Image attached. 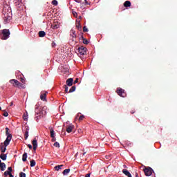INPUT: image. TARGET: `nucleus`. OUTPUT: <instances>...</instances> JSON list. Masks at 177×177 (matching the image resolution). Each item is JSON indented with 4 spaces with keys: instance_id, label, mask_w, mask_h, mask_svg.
Listing matches in <instances>:
<instances>
[{
    "instance_id": "obj_1",
    "label": "nucleus",
    "mask_w": 177,
    "mask_h": 177,
    "mask_svg": "<svg viewBox=\"0 0 177 177\" xmlns=\"http://www.w3.org/2000/svg\"><path fill=\"white\" fill-rule=\"evenodd\" d=\"M3 19L5 24L12 20V8L8 5H5L3 8Z\"/></svg>"
},
{
    "instance_id": "obj_2",
    "label": "nucleus",
    "mask_w": 177,
    "mask_h": 177,
    "mask_svg": "<svg viewBox=\"0 0 177 177\" xmlns=\"http://www.w3.org/2000/svg\"><path fill=\"white\" fill-rule=\"evenodd\" d=\"M6 136L7 138L4 141V146L8 147L10 143V140H12V138H13V136L9 133V129L8 127L6 128Z\"/></svg>"
},
{
    "instance_id": "obj_3",
    "label": "nucleus",
    "mask_w": 177,
    "mask_h": 177,
    "mask_svg": "<svg viewBox=\"0 0 177 177\" xmlns=\"http://www.w3.org/2000/svg\"><path fill=\"white\" fill-rule=\"evenodd\" d=\"M10 35V32L8 29H3L2 30L1 39H8Z\"/></svg>"
},
{
    "instance_id": "obj_4",
    "label": "nucleus",
    "mask_w": 177,
    "mask_h": 177,
    "mask_svg": "<svg viewBox=\"0 0 177 177\" xmlns=\"http://www.w3.org/2000/svg\"><path fill=\"white\" fill-rule=\"evenodd\" d=\"M22 131L24 133V138H25V140H27V139H28V133L30 132V127L28 126H25L23 129H22Z\"/></svg>"
},
{
    "instance_id": "obj_5",
    "label": "nucleus",
    "mask_w": 177,
    "mask_h": 177,
    "mask_svg": "<svg viewBox=\"0 0 177 177\" xmlns=\"http://www.w3.org/2000/svg\"><path fill=\"white\" fill-rule=\"evenodd\" d=\"M35 113H36V114H46V111H41V106H39V105L36 104L35 106Z\"/></svg>"
},
{
    "instance_id": "obj_6",
    "label": "nucleus",
    "mask_w": 177,
    "mask_h": 177,
    "mask_svg": "<svg viewBox=\"0 0 177 177\" xmlns=\"http://www.w3.org/2000/svg\"><path fill=\"white\" fill-rule=\"evenodd\" d=\"M153 169L151 167H147L144 169L145 174L146 176H151L153 174Z\"/></svg>"
},
{
    "instance_id": "obj_7",
    "label": "nucleus",
    "mask_w": 177,
    "mask_h": 177,
    "mask_svg": "<svg viewBox=\"0 0 177 177\" xmlns=\"http://www.w3.org/2000/svg\"><path fill=\"white\" fill-rule=\"evenodd\" d=\"M117 93L119 95V96H121V97H125L127 96V93H125V90L118 88L117 89Z\"/></svg>"
},
{
    "instance_id": "obj_8",
    "label": "nucleus",
    "mask_w": 177,
    "mask_h": 177,
    "mask_svg": "<svg viewBox=\"0 0 177 177\" xmlns=\"http://www.w3.org/2000/svg\"><path fill=\"white\" fill-rule=\"evenodd\" d=\"M77 50L79 52V55H80L81 56H84L86 53V48L84 46L79 47Z\"/></svg>"
},
{
    "instance_id": "obj_9",
    "label": "nucleus",
    "mask_w": 177,
    "mask_h": 177,
    "mask_svg": "<svg viewBox=\"0 0 177 177\" xmlns=\"http://www.w3.org/2000/svg\"><path fill=\"white\" fill-rule=\"evenodd\" d=\"M10 84H12L13 86H19V85H23V84L20 83L17 80H15V79L10 80Z\"/></svg>"
},
{
    "instance_id": "obj_10",
    "label": "nucleus",
    "mask_w": 177,
    "mask_h": 177,
    "mask_svg": "<svg viewBox=\"0 0 177 177\" xmlns=\"http://www.w3.org/2000/svg\"><path fill=\"white\" fill-rule=\"evenodd\" d=\"M70 35L72 37V41H75V38H77V34H75V30L74 29L71 30Z\"/></svg>"
},
{
    "instance_id": "obj_11",
    "label": "nucleus",
    "mask_w": 177,
    "mask_h": 177,
    "mask_svg": "<svg viewBox=\"0 0 177 177\" xmlns=\"http://www.w3.org/2000/svg\"><path fill=\"white\" fill-rule=\"evenodd\" d=\"M47 91H41L40 95V99L41 100H43V102H45L46 100V94Z\"/></svg>"
},
{
    "instance_id": "obj_12",
    "label": "nucleus",
    "mask_w": 177,
    "mask_h": 177,
    "mask_svg": "<svg viewBox=\"0 0 177 177\" xmlns=\"http://www.w3.org/2000/svg\"><path fill=\"white\" fill-rule=\"evenodd\" d=\"M13 169H12V167H10L8 168V169L4 172V176H8V175H10L12 172Z\"/></svg>"
},
{
    "instance_id": "obj_13",
    "label": "nucleus",
    "mask_w": 177,
    "mask_h": 177,
    "mask_svg": "<svg viewBox=\"0 0 177 177\" xmlns=\"http://www.w3.org/2000/svg\"><path fill=\"white\" fill-rule=\"evenodd\" d=\"M60 27V24L59 23H54L53 24L51 25V28L53 30H57V28H59Z\"/></svg>"
},
{
    "instance_id": "obj_14",
    "label": "nucleus",
    "mask_w": 177,
    "mask_h": 177,
    "mask_svg": "<svg viewBox=\"0 0 177 177\" xmlns=\"http://www.w3.org/2000/svg\"><path fill=\"white\" fill-rule=\"evenodd\" d=\"M73 82H74V79L73 78H69L66 80V85L68 86H73Z\"/></svg>"
},
{
    "instance_id": "obj_15",
    "label": "nucleus",
    "mask_w": 177,
    "mask_h": 177,
    "mask_svg": "<svg viewBox=\"0 0 177 177\" xmlns=\"http://www.w3.org/2000/svg\"><path fill=\"white\" fill-rule=\"evenodd\" d=\"M73 129H74V125L70 124L66 127V132H68V133H71V132H73Z\"/></svg>"
},
{
    "instance_id": "obj_16",
    "label": "nucleus",
    "mask_w": 177,
    "mask_h": 177,
    "mask_svg": "<svg viewBox=\"0 0 177 177\" xmlns=\"http://www.w3.org/2000/svg\"><path fill=\"white\" fill-rule=\"evenodd\" d=\"M32 146H33V150H37V147H38V142L37 141V139H35L32 140Z\"/></svg>"
},
{
    "instance_id": "obj_17",
    "label": "nucleus",
    "mask_w": 177,
    "mask_h": 177,
    "mask_svg": "<svg viewBox=\"0 0 177 177\" xmlns=\"http://www.w3.org/2000/svg\"><path fill=\"white\" fill-rule=\"evenodd\" d=\"M122 173H123L124 175H126V176L132 177V174H131V173L129 172V171L127 170V169H124L122 170Z\"/></svg>"
},
{
    "instance_id": "obj_18",
    "label": "nucleus",
    "mask_w": 177,
    "mask_h": 177,
    "mask_svg": "<svg viewBox=\"0 0 177 177\" xmlns=\"http://www.w3.org/2000/svg\"><path fill=\"white\" fill-rule=\"evenodd\" d=\"M50 137L53 138L55 136L56 133L55 132V130H53V128L50 127Z\"/></svg>"
},
{
    "instance_id": "obj_19",
    "label": "nucleus",
    "mask_w": 177,
    "mask_h": 177,
    "mask_svg": "<svg viewBox=\"0 0 177 177\" xmlns=\"http://www.w3.org/2000/svg\"><path fill=\"white\" fill-rule=\"evenodd\" d=\"M0 158L1 160H3V161H6V158H8V155L7 154H4V153H1L0 155Z\"/></svg>"
},
{
    "instance_id": "obj_20",
    "label": "nucleus",
    "mask_w": 177,
    "mask_h": 177,
    "mask_svg": "<svg viewBox=\"0 0 177 177\" xmlns=\"http://www.w3.org/2000/svg\"><path fill=\"white\" fill-rule=\"evenodd\" d=\"M46 35V32H45V31H39V37L40 38H44V37H45Z\"/></svg>"
},
{
    "instance_id": "obj_21",
    "label": "nucleus",
    "mask_w": 177,
    "mask_h": 177,
    "mask_svg": "<svg viewBox=\"0 0 177 177\" xmlns=\"http://www.w3.org/2000/svg\"><path fill=\"white\" fill-rule=\"evenodd\" d=\"M0 168H1V171H5V169H6V164H5V162L1 163Z\"/></svg>"
},
{
    "instance_id": "obj_22",
    "label": "nucleus",
    "mask_w": 177,
    "mask_h": 177,
    "mask_svg": "<svg viewBox=\"0 0 177 177\" xmlns=\"http://www.w3.org/2000/svg\"><path fill=\"white\" fill-rule=\"evenodd\" d=\"M124 6L125 8H129V6H131V1H126L124 3Z\"/></svg>"
},
{
    "instance_id": "obj_23",
    "label": "nucleus",
    "mask_w": 177,
    "mask_h": 177,
    "mask_svg": "<svg viewBox=\"0 0 177 177\" xmlns=\"http://www.w3.org/2000/svg\"><path fill=\"white\" fill-rule=\"evenodd\" d=\"M81 38L83 40V44H84V45H88V44H89L88 39L84 38V36H81Z\"/></svg>"
},
{
    "instance_id": "obj_24",
    "label": "nucleus",
    "mask_w": 177,
    "mask_h": 177,
    "mask_svg": "<svg viewBox=\"0 0 177 177\" xmlns=\"http://www.w3.org/2000/svg\"><path fill=\"white\" fill-rule=\"evenodd\" d=\"M59 68H63V70H62V72L64 73H67L68 71V68L67 67V66H61L59 67Z\"/></svg>"
},
{
    "instance_id": "obj_25",
    "label": "nucleus",
    "mask_w": 177,
    "mask_h": 177,
    "mask_svg": "<svg viewBox=\"0 0 177 177\" xmlns=\"http://www.w3.org/2000/svg\"><path fill=\"white\" fill-rule=\"evenodd\" d=\"M75 89H77V88L75 87V86H73L69 91H68V93H72V92H75Z\"/></svg>"
},
{
    "instance_id": "obj_26",
    "label": "nucleus",
    "mask_w": 177,
    "mask_h": 177,
    "mask_svg": "<svg viewBox=\"0 0 177 177\" xmlns=\"http://www.w3.org/2000/svg\"><path fill=\"white\" fill-rule=\"evenodd\" d=\"M22 161L25 162V161H27V153H24L22 156Z\"/></svg>"
},
{
    "instance_id": "obj_27",
    "label": "nucleus",
    "mask_w": 177,
    "mask_h": 177,
    "mask_svg": "<svg viewBox=\"0 0 177 177\" xmlns=\"http://www.w3.org/2000/svg\"><path fill=\"white\" fill-rule=\"evenodd\" d=\"M24 121H27L28 120V113L26 112L24 113V117H23Z\"/></svg>"
},
{
    "instance_id": "obj_28",
    "label": "nucleus",
    "mask_w": 177,
    "mask_h": 177,
    "mask_svg": "<svg viewBox=\"0 0 177 177\" xmlns=\"http://www.w3.org/2000/svg\"><path fill=\"white\" fill-rule=\"evenodd\" d=\"M70 174V169H66L63 171V175H68Z\"/></svg>"
},
{
    "instance_id": "obj_29",
    "label": "nucleus",
    "mask_w": 177,
    "mask_h": 177,
    "mask_svg": "<svg viewBox=\"0 0 177 177\" xmlns=\"http://www.w3.org/2000/svg\"><path fill=\"white\" fill-rule=\"evenodd\" d=\"M6 146H3V145H1V153H5V151H6Z\"/></svg>"
},
{
    "instance_id": "obj_30",
    "label": "nucleus",
    "mask_w": 177,
    "mask_h": 177,
    "mask_svg": "<svg viewBox=\"0 0 177 177\" xmlns=\"http://www.w3.org/2000/svg\"><path fill=\"white\" fill-rule=\"evenodd\" d=\"M62 167H63V165L55 166V171H59V169H62Z\"/></svg>"
},
{
    "instance_id": "obj_31",
    "label": "nucleus",
    "mask_w": 177,
    "mask_h": 177,
    "mask_svg": "<svg viewBox=\"0 0 177 177\" xmlns=\"http://www.w3.org/2000/svg\"><path fill=\"white\" fill-rule=\"evenodd\" d=\"M77 30H79V31H81L82 30V26H81V23L79 22L78 25L76 26Z\"/></svg>"
},
{
    "instance_id": "obj_32",
    "label": "nucleus",
    "mask_w": 177,
    "mask_h": 177,
    "mask_svg": "<svg viewBox=\"0 0 177 177\" xmlns=\"http://www.w3.org/2000/svg\"><path fill=\"white\" fill-rule=\"evenodd\" d=\"M36 164H37V162H35V160H32L30 161V167H34Z\"/></svg>"
},
{
    "instance_id": "obj_33",
    "label": "nucleus",
    "mask_w": 177,
    "mask_h": 177,
    "mask_svg": "<svg viewBox=\"0 0 177 177\" xmlns=\"http://www.w3.org/2000/svg\"><path fill=\"white\" fill-rule=\"evenodd\" d=\"M52 3L54 5V6H57L58 2L57 0H53Z\"/></svg>"
},
{
    "instance_id": "obj_34",
    "label": "nucleus",
    "mask_w": 177,
    "mask_h": 177,
    "mask_svg": "<svg viewBox=\"0 0 177 177\" xmlns=\"http://www.w3.org/2000/svg\"><path fill=\"white\" fill-rule=\"evenodd\" d=\"M64 88L65 89L66 93H68V86H67V85H64Z\"/></svg>"
},
{
    "instance_id": "obj_35",
    "label": "nucleus",
    "mask_w": 177,
    "mask_h": 177,
    "mask_svg": "<svg viewBox=\"0 0 177 177\" xmlns=\"http://www.w3.org/2000/svg\"><path fill=\"white\" fill-rule=\"evenodd\" d=\"M55 147H60V144L58 142L54 143Z\"/></svg>"
},
{
    "instance_id": "obj_36",
    "label": "nucleus",
    "mask_w": 177,
    "mask_h": 177,
    "mask_svg": "<svg viewBox=\"0 0 177 177\" xmlns=\"http://www.w3.org/2000/svg\"><path fill=\"white\" fill-rule=\"evenodd\" d=\"M83 31L84 32H88V28H86V26L83 27Z\"/></svg>"
},
{
    "instance_id": "obj_37",
    "label": "nucleus",
    "mask_w": 177,
    "mask_h": 177,
    "mask_svg": "<svg viewBox=\"0 0 177 177\" xmlns=\"http://www.w3.org/2000/svg\"><path fill=\"white\" fill-rule=\"evenodd\" d=\"M84 118H85V116L84 115H80L79 118V121H82V120H84Z\"/></svg>"
},
{
    "instance_id": "obj_38",
    "label": "nucleus",
    "mask_w": 177,
    "mask_h": 177,
    "mask_svg": "<svg viewBox=\"0 0 177 177\" xmlns=\"http://www.w3.org/2000/svg\"><path fill=\"white\" fill-rule=\"evenodd\" d=\"M19 176H20V177H26V173L21 172V173L19 174Z\"/></svg>"
},
{
    "instance_id": "obj_39",
    "label": "nucleus",
    "mask_w": 177,
    "mask_h": 177,
    "mask_svg": "<svg viewBox=\"0 0 177 177\" xmlns=\"http://www.w3.org/2000/svg\"><path fill=\"white\" fill-rule=\"evenodd\" d=\"M73 15L74 17H77V16H78V14L75 11L73 12Z\"/></svg>"
},
{
    "instance_id": "obj_40",
    "label": "nucleus",
    "mask_w": 177,
    "mask_h": 177,
    "mask_svg": "<svg viewBox=\"0 0 177 177\" xmlns=\"http://www.w3.org/2000/svg\"><path fill=\"white\" fill-rule=\"evenodd\" d=\"M3 115L4 117H8V115H9V113H8V112H4V113H3Z\"/></svg>"
},
{
    "instance_id": "obj_41",
    "label": "nucleus",
    "mask_w": 177,
    "mask_h": 177,
    "mask_svg": "<svg viewBox=\"0 0 177 177\" xmlns=\"http://www.w3.org/2000/svg\"><path fill=\"white\" fill-rule=\"evenodd\" d=\"M52 138V142H56V137H51Z\"/></svg>"
},
{
    "instance_id": "obj_42",
    "label": "nucleus",
    "mask_w": 177,
    "mask_h": 177,
    "mask_svg": "<svg viewBox=\"0 0 177 177\" xmlns=\"http://www.w3.org/2000/svg\"><path fill=\"white\" fill-rule=\"evenodd\" d=\"M28 147L31 149H32V145H31V144H28Z\"/></svg>"
},
{
    "instance_id": "obj_43",
    "label": "nucleus",
    "mask_w": 177,
    "mask_h": 177,
    "mask_svg": "<svg viewBox=\"0 0 177 177\" xmlns=\"http://www.w3.org/2000/svg\"><path fill=\"white\" fill-rule=\"evenodd\" d=\"M85 177H91V173L86 174V176H85Z\"/></svg>"
},
{
    "instance_id": "obj_44",
    "label": "nucleus",
    "mask_w": 177,
    "mask_h": 177,
    "mask_svg": "<svg viewBox=\"0 0 177 177\" xmlns=\"http://www.w3.org/2000/svg\"><path fill=\"white\" fill-rule=\"evenodd\" d=\"M84 1H85V5H89V3L88 2L87 0H84Z\"/></svg>"
},
{
    "instance_id": "obj_45",
    "label": "nucleus",
    "mask_w": 177,
    "mask_h": 177,
    "mask_svg": "<svg viewBox=\"0 0 177 177\" xmlns=\"http://www.w3.org/2000/svg\"><path fill=\"white\" fill-rule=\"evenodd\" d=\"M10 106H13V102H10Z\"/></svg>"
},
{
    "instance_id": "obj_46",
    "label": "nucleus",
    "mask_w": 177,
    "mask_h": 177,
    "mask_svg": "<svg viewBox=\"0 0 177 177\" xmlns=\"http://www.w3.org/2000/svg\"><path fill=\"white\" fill-rule=\"evenodd\" d=\"M78 82V80H75V84H77Z\"/></svg>"
},
{
    "instance_id": "obj_47",
    "label": "nucleus",
    "mask_w": 177,
    "mask_h": 177,
    "mask_svg": "<svg viewBox=\"0 0 177 177\" xmlns=\"http://www.w3.org/2000/svg\"><path fill=\"white\" fill-rule=\"evenodd\" d=\"M10 177H15L12 175V173L9 175Z\"/></svg>"
},
{
    "instance_id": "obj_48",
    "label": "nucleus",
    "mask_w": 177,
    "mask_h": 177,
    "mask_svg": "<svg viewBox=\"0 0 177 177\" xmlns=\"http://www.w3.org/2000/svg\"><path fill=\"white\" fill-rule=\"evenodd\" d=\"M55 45H56V43L53 42V46H55Z\"/></svg>"
},
{
    "instance_id": "obj_49",
    "label": "nucleus",
    "mask_w": 177,
    "mask_h": 177,
    "mask_svg": "<svg viewBox=\"0 0 177 177\" xmlns=\"http://www.w3.org/2000/svg\"><path fill=\"white\" fill-rule=\"evenodd\" d=\"M21 82H24V79H21Z\"/></svg>"
},
{
    "instance_id": "obj_50",
    "label": "nucleus",
    "mask_w": 177,
    "mask_h": 177,
    "mask_svg": "<svg viewBox=\"0 0 177 177\" xmlns=\"http://www.w3.org/2000/svg\"><path fill=\"white\" fill-rule=\"evenodd\" d=\"M86 154V152L83 153L82 156H85Z\"/></svg>"
},
{
    "instance_id": "obj_51",
    "label": "nucleus",
    "mask_w": 177,
    "mask_h": 177,
    "mask_svg": "<svg viewBox=\"0 0 177 177\" xmlns=\"http://www.w3.org/2000/svg\"><path fill=\"white\" fill-rule=\"evenodd\" d=\"M20 86V87L21 88V87H23V84H22V85H19V86Z\"/></svg>"
},
{
    "instance_id": "obj_52",
    "label": "nucleus",
    "mask_w": 177,
    "mask_h": 177,
    "mask_svg": "<svg viewBox=\"0 0 177 177\" xmlns=\"http://www.w3.org/2000/svg\"><path fill=\"white\" fill-rule=\"evenodd\" d=\"M2 164V161L0 160V165Z\"/></svg>"
},
{
    "instance_id": "obj_53",
    "label": "nucleus",
    "mask_w": 177,
    "mask_h": 177,
    "mask_svg": "<svg viewBox=\"0 0 177 177\" xmlns=\"http://www.w3.org/2000/svg\"><path fill=\"white\" fill-rule=\"evenodd\" d=\"M136 177H139V176L138 174L136 175Z\"/></svg>"
},
{
    "instance_id": "obj_54",
    "label": "nucleus",
    "mask_w": 177,
    "mask_h": 177,
    "mask_svg": "<svg viewBox=\"0 0 177 177\" xmlns=\"http://www.w3.org/2000/svg\"><path fill=\"white\" fill-rule=\"evenodd\" d=\"M124 168H127V166H126V165H124Z\"/></svg>"
},
{
    "instance_id": "obj_55",
    "label": "nucleus",
    "mask_w": 177,
    "mask_h": 177,
    "mask_svg": "<svg viewBox=\"0 0 177 177\" xmlns=\"http://www.w3.org/2000/svg\"><path fill=\"white\" fill-rule=\"evenodd\" d=\"M0 110H2V108L0 106Z\"/></svg>"
},
{
    "instance_id": "obj_56",
    "label": "nucleus",
    "mask_w": 177,
    "mask_h": 177,
    "mask_svg": "<svg viewBox=\"0 0 177 177\" xmlns=\"http://www.w3.org/2000/svg\"><path fill=\"white\" fill-rule=\"evenodd\" d=\"M135 112H131V114H133Z\"/></svg>"
}]
</instances>
